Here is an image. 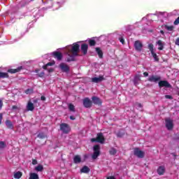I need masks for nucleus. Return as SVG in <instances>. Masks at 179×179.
<instances>
[{"label":"nucleus","mask_w":179,"mask_h":179,"mask_svg":"<svg viewBox=\"0 0 179 179\" xmlns=\"http://www.w3.org/2000/svg\"><path fill=\"white\" fill-rule=\"evenodd\" d=\"M79 45H73L72 48H68V52H66V62H73L76 61V57L79 55Z\"/></svg>","instance_id":"f257e3e1"},{"label":"nucleus","mask_w":179,"mask_h":179,"mask_svg":"<svg viewBox=\"0 0 179 179\" xmlns=\"http://www.w3.org/2000/svg\"><path fill=\"white\" fill-rule=\"evenodd\" d=\"M106 141V138H104V136L103 135V133H99L97 134V136L96 138H92L91 142H98L99 143H104V141Z\"/></svg>","instance_id":"f03ea898"},{"label":"nucleus","mask_w":179,"mask_h":179,"mask_svg":"<svg viewBox=\"0 0 179 179\" xmlns=\"http://www.w3.org/2000/svg\"><path fill=\"white\" fill-rule=\"evenodd\" d=\"M100 156V145H96L94 146V153L92 156L93 160H96Z\"/></svg>","instance_id":"7ed1b4c3"},{"label":"nucleus","mask_w":179,"mask_h":179,"mask_svg":"<svg viewBox=\"0 0 179 179\" xmlns=\"http://www.w3.org/2000/svg\"><path fill=\"white\" fill-rule=\"evenodd\" d=\"M134 155L138 157V159H143L145 157V152L141 150L139 148H134Z\"/></svg>","instance_id":"20e7f679"},{"label":"nucleus","mask_w":179,"mask_h":179,"mask_svg":"<svg viewBox=\"0 0 179 179\" xmlns=\"http://www.w3.org/2000/svg\"><path fill=\"white\" fill-rule=\"evenodd\" d=\"M60 130L63 134H69L71 132V127L66 123H62L60 124Z\"/></svg>","instance_id":"39448f33"},{"label":"nucleus","mask_w":179,"mask_h":179,"mask_svg":"<svg viewBox=\"0 0 179 179\" xmlns=\"http://www.w3.org/2000/svg\"><path fill=\"white\" fill-rule=\"evenodd\" d=\"M101 42V37H94L92 39L88 40L89 45H95L96 44H100Z\"/></svg>","instance_id":"423d86ee"},{"label":"nucleus","mask_w":179,"mask_h":179,"mask_svg":"<svg viewBox=\"0 0 179 179\" xmlns=\"http://www.w3.org/2000/svg\"><path fill=\"white\" fill-rule=\"evenodd\" d=\"M148 49L150 50L155 61H156L157 62H159V57H157V55L156 54V50H155L153 48V45H149Z\"/></svg>","instance_id":"0eeeda50"},{"label":"nucleus","mask_w":179,"mask_h":179,"mask_svg":"<svg viewBox=\"0 0 179 179\" xmlns=\"http://www.w3.org/2000/svg\"><path fill=\"white\" fill-rule=\"evenodd\" d=\"M162 80V77L160 76H150L148 78L149 82H153L154 83H157V82Z\"/></svg>","instance_id":"6e6552de"},{"label":"nucleus","mask_w":179,"mask_h":179,"mask_svg":"<svg viewBox=\"0 0 179 179\" xmlns=\"http://www.w3.org/2000/svg\"><path fill=\"white\" fill-rule=\"evenodd\" d=\"M166 122V127L167 128V129L169 131H171V129H173V128H174V124H173V120H171V119H166L165 120Z\"/></svg>","instance_id":"1a4fd4ad"},{"label":"nucleus","mask_w":179,"mask_h":179,"mask_svg":"<svg viewBox=\"0 0 179 179\" xmlns=\"http://www.w3.org/2000/svg\"><path fill=\"white\" fill-rule=\"evenodd\" d=\"M158 85L159 87H167L169 89L171 88V84H169L167 80H160L158 83Z\"/></svg>","instance_id":"9d476101"},{"label":"nucleus","mask_w":179,"mask_h":179,"mask_svg":"<svg viewBox=\"0 0 179 179\" xmlns=\"http://www.w3.org/2000/svg\"><path fill=\"white\" fill-rule=\"evenodd\" d=\"M59 66L62 72H65L66 73L69 72V66H68V64L65 63H61Z\"/></svg>","instance_id":"9b49d317"},{"label":"nucleus","mask_w":179,"mask_h":179,"mask_svg":"<svg viewBox=\"0 0 179 179\" xmlns=\"http://www.w3.org/2000/svg\"><path fill=\"white\" fill-rule=\"evenodd\" d=\"M83 103L85 108H90L92 107V101L89 98L84 99Z\"/></svg>","instance_id":"f8f14e48"},{"label":"nucleus","mask_w":179,"mask_h":179,"mask_svg":"<svg viewBox=\"0 0 179 179\" xmlns=\"http://www.w3.org/2000/svg\"><path fill=\"white\" fill-rule=\"evenodd\" d=\"M55 64V62H48L45 65L43 66V69H45L49 72V73H51V72H54V69H49L48 66H52Z\"/></svg>","instance_id":"ddd939ff"},{"label":"nucleus","mask_w":179,"mask_h":179,"mask_svg":"<svg viewBox=\"0 0 179 179\" xmlns=\"http://www.w3.org/2000/svg\"><path fill=\"white\" fill-rule=\"evenodd\" d=\"M104 80V76H99V77H94L92 78V82L93 83H100V82H103Z\"/></svg>","instance_id":"4468645a"},{"label":"nucleus","mask_w":179,"mask_h":179,"mask_svg":"<svg viewBox=\"0 0 179 179\" xmlns=\"http://www.w3.org/2000/svg\"><path fill=\"white\" fill-rule=\"evenodd\" d=\"M52 55L55 58L57 59V61H61L62 59V53L55 51L52 52Z\"/></svg>","instance_id":"2eb2a0df"},{"label":"nucleus","mask_w":179,"mask_h":179,"mask_svg":"<svg viewBox=\"0 0 179 179\" xmlns=\"http://www.w3.org/2000/svg\"><path fill=\"white\" fill-rule=\"evenodd\" d=\"M33 0H22L20 2V8H24V6H27Z\"/></svg>","instance_id":"dca6fc26"},{"label":"nucleus","mask_w":179,"mask_h":179,"mask_svg":"<svg viewBox=\"0 0 179 179\" xmlns=\"http://www.w3.org/2000/svg\"><path fill=\"white\" fill-rule=\"evenodd\" d=\"M92 101H93L94 104H97L98 106H101V104L103 103L101 101V99L97 96H93Z\"/></svg>","instance_id":"f3484780"},{"label":"nucleus","mask_w":179,"mask_h":179,"mask_svg":"<svg viewBox=\"0 0 179 179\" xmlns=\"http://www.w3.org/2000/svg\"><path fill=\"white\" fill-rule=\"evenodd\" d=\"M27 110L28 111H33V110H34V104L31 101H29L27 105Z\"/></svg>","instance_id":"a211bd4d"},{"label":"nucleus","mask_w":179,"mask_h":179,"mask_svg":"<svg viewBox=\"0 0 179 179\" xmlns=\"http://www.w3.org/2000/svg\"><path fill=\"white\" fill-rule=\"evenodd\" d=\"M166 171V168L164 166H159L157 169V173L159 176H163Z\"/></svg>","instance_id":"6ab92c4d"},{"label":"nucleus","mask_w":179,"mask_h":179,"mask_svg":"<svg viewBox=\"0 0 179 179\" xmlns=\"http://www.w3.org/2000/svg\"><path fill=\"white\" fill-rule=\"evenodd\" d=\"M95 51L96 54L99 55V57L101 59H103V50L100 48H96Z\"/></svg>","instance_id":"aec40b11"},{"label":"nucleus","mask_w":179,"mask_h":179,"mask_svg":"<svg viewBox=\"0 0 179 179\" xmlns=\"http://www.w3.org/2000/svg\"><path fill=\"white\" fill-rule=\"evenodd\" d=\"M21 69H22V67H18L15 69H10L8 70V72H9V73H16L19 72Z\"/></svg>","instance_id":"412c9836"},{"label":"nucleus","mask_w":179,"mask_h":179,"mask_svg":"<svg viewBox=\"0 0 179 179\" xmlns=\"http://www.w3.org/2000/svg\"><path fill=\"white\" fill-rule=\"evenodd\" d=\"M6 125L9 129H13V124L12 123V122H10V120H6Z\"/></svg>","instance_id":"4be33fe9"},{"label":"nucleus","mask_w":179,"mask_h":179,"mask_svg":"<svg viewBox=\"0 0 179 179\" xmlns=\"http://www.w3.org/2000/svg\"><path fill=\"white\" fill-rule=\"evenodd\" d=\"M82 159L80 158V155H76L73 158V162L74 163H76V164H78V163H80Z\"/></svg>","instance_id":"5701e85b"},{"label":"nucleus","mask_w":179,"mask_h":179,"mask_svg":"<svg viewBox=\"0 0 179 179\" xmlns=\"http://www.w3.org/2000/svg\"><path fill=\"white\" fill-rule=\"evenodd\" d=\"M81 173H87L89 171H90V169L87 167V166H85L83 167V169L80 170Z\"/></svg>","instance_id":"b1692460"},{"label":"nucleus","mask_w":179,"mask_h":179,"mask_svg":"<svg viewBox=\"0 0 179 179\" xmlns=\"http://www.w3.org/2000/svg\"><path fill=\"white\" fill-rule=\"evenodd\" d=\"M141 81V78L139 76H136L134 79V83L135 86H137V85H139V82Z\"/></svg>","instance_id":"393cba45"},{"label":"nucleus","mask_w":179,"mask_h":179,"mask_svg":"<svg viewBox=\"0 0 179 179\" xmlns=\"http://www.w3.org/2000/svg\"><path fill=\"white\" fill-rule=\"evenodd\" d=\"M38 175L36 173H32L30 174L29 179H38Z\"/></svg>","instance_id":"a878e982"},{"label":"nucleus","mask_w":179,"mask_h":179,"mask_svg":"<svg viewBox=\"0 0 179 179\" xmlns=\"http://www.w3.org/2000/svg\"><path fill=\"white\" fill-rule=\"evenodd\" d=\"M81 50L84 55L87 54V45H82Z\"/></svg>","instance_id":"bb28decb"},{"label":"nucleus","mask_w":179,"mask_h":179,"mask_svg":"<svg viewBox=\"0 0 179 179\" xmlns=\"http://www.w3.org/2000/svg\"><path fill=\"white\" fill-rule=\"evenodd\" d=\"M5 78H9V75H8V73H3L0 71V79H3Z\"/></svg>","instance_id":"cd10ccee"},{"label":"nucleus","mask_w":179,"mask_h":179,"mask_svg":"<svg viewBox=\"0 0 179 179\" xmlns=\"http://www.w3.org/2000/svg\"><path fill=\"white\" fill-rule=\"evenodd\" d=\"M110 155L114 156V155H117V150L114 148H111L109 150Z\"/></svg>","instance_id":"c85d7f7f"},{"label":"nucleus","mask_w":179,"mask_h":179,"mask_svg":"<svg viewBox=\"0 0 179 179\" xmlns=\"http://www.w3.org/2000/svg\"><path fill=\"white\" fill-rule=\"evenodd\" d=\"M36 171H42L43 170H44V167H43V165H38L36 168H35Z\"/></svg>","instance_id":"c756f323"},{"label":"nucleus","mask_w":179,"mask_h":179,"mask_svg":"<svg viewBox=\"0 0 179 179\" xmlns=\"http://www.w3.org/2000/svg\"><path fill=\"white\" fill-rule=\"evenodd\" d=\"M20 177H22V172L18 171L14 174V178L19 179Z\"/></svg>","instance_id":"7c9ffc66"},{"label":"nucleus","mask_w":179,"mask_h":179,"mask_svg":"<svg viewBox=\"0 0 179 179\" xmlns=\"http://www.w3.org/2000/svg\"><path fill=\"white\" fill-rule=\"evenodd\" d=\"M38 138H40V139H44V138H47V136H45L44 133H39L38 134Z\"/></svg>","instance_id":"2f4dec72"},{"label":"nucleus","mask_w":179,"mask_h":179,"mask_svg":"<svg viewBox=\"0 0 179 179\" xmlns=\"http://www.w3.org/2000/svg\"><path fill=\"white\" fill-rule=\"evenodd\" d=\"M69 110H70V111L75 112V106H73V104H72V103H70L69 105Z\"/></svg>","instance_id":"473e14b6"},{"label":"nucleus","mask_w":179,"mask_h":179,"mask_svg":"<svg viewBox=\"0 0 179 179\" xmlns=\"http://www.w3.org/2000/svg\"><path fill=\"white\" fill-rule=\"evenodd\" d=\"M134 48L136 51H142V45H135Z\"/></svg>","instance_id":"72a5a7b5"},{"label":"nucleus","mask_w":179,"mask_h":179,"mask_svg":"<svg viewBox=\"0 0 179 179\" xmlns=\"http://www.w3.org/2000/svg\"><path fill=\"white\" fill-rule=\"evenodd\" d=\"M25 93H26V94H31V93H33V90L28 89L27 90H25Z\"/></svg>","instance_id":"f704fd0d"},{"label":"nucleus","mask_w":179,"mask_h":179,"mask_svg":"<svg viewBox=\"0 0 179 179\" xmlns=\"http://www.w3.org/2000/svg\"><path fill=\"white\" fill-rule=\"evenodd\" d=\"M134 45H143L142 42L141 41H136L134 42Z\"/></svg>","instance_id":"c9c22d12"},{"label":"nucleus","mask_w":179,"mask_h":179,"mask_svg":"<svg viewBox=\"0 0 179 179\" xmlns=\"http://www.w3.org/2000/svg\"><path fill=\"white\" fill-rule=\"evenodd\" d=\"M5 148V143L3 141H0V148L3 149Z\"/></svg>","instance_id":"e433bc0d"},{"label":"nucleus","mask_w":179,"mask_h":179,"mask_svg":"<svg viewBox=\"0 0 179 179\" xmlns=\"http://www.w3.org/2000/svg\"><path fill=\"white\" fill-rule=\"evenodd\" d=\"M173 24H175V26L179 24V17H178L177 19L174 21Z\"/></svg>","instance_id":"4c0bfd02"},{"label":"nucleus","mask_w":179,"mask_h":179,"mask_svg":"<svg viewBox=\"0 0 179 179\" xmlns=\"http://www.w3.org/2000/svg\"><path fill=\"white\" fill-rule=\"evenodd\" d=\"M167 30H169V31H173V30L174 29V27L173 26H169L166 27Z\"/></svg>","instance_id":"58836bf2"},{"label":"nucleus","mask_w":179,"mask_h":179,"mask_svg":"<svg viewBox=\"0 0 179 179\" xmlns=\"http://www.w3.org/2000/svg\"><path fill=\"white\" fill-rule=\"evenodd\" d=\"M119 41H120V43H122V44H124V43H125V40L122 37L119 38Z\"/></svg>","instance_id":"ea45409f"},{"label":"nucleus","mask_w":179,"mask_h":179,"mask_svg":"<svg viewBox=\"0 0 179 179\" xmlns=\"http://www.w3.org/2000/svg\"><path fill=\"white\" fill-rule=\"evenodd\" d=\"M156 44H157V45H163V42L162 41V40H159L156 42Z\"/></svg>","instance_id":"a19ab883"},{"label":"nucleus","mask_w":179,"mask_h":179,"mask_svg":"<svg viewBox=\"0 0 179 179\" xmlns=\"http://www.w3.org/2000/svg\"><path fill=\"white\" fill-rule=\"evenodd\" d=\"M165 99H169V100H173V96L171 95H165Z\"/></svg>","instance_id":"79ce46f5"},{"label":"nucleus","mask_w":179,"mask_h":179,"mask_svg":"<svg viewBox=\"0 0 179 179\" xmlns=\"http://www.w3.org/2000/svg\"><path fill=\"white\" fill-rule=\"evenodd\" d=\"M2 107H3V101H2V99H0V110H2Z\"/></svg>","instance_id":"37998d69"},{"label":"nucleus","mask_w":179,"mask_h":179,"mask_svg":"<svg viewBox=\"0 0 179 179\" xmlns=\"http://www.w3.org/2000/svg\"><path fill=\"white\" fill-rule=\"evenodd\" d=\"M3 115L2 113H0V124H2V118Z\"/></svg>","instance_id":"c03bdc74"},{"label":"nucleus","mask_w":179,"mask_h":179,"mask_svg":"<svg viewBox=\"0 0 179 179\" xmlns=\"http://www.w3.org/2000/svg\"><path fill=\"white\" fill-rule=\"evenodd\" d=\"M80 43H82V42L81 41L76 42V43H73L72 45H79V44H80Z\"/></svg>","instance_id":"a18cd8bd"},{"label":"nucleus","mask_w":179,"mask_h":179,"mask_svg":"<svg viewBox=\"0 0 179 179\" xmlns=\"http://www.w3.org/2000/svg\"><path fill=\"white\" fill-rule=\"evenodd\" d=\"M136 106H137L138 108H142V104H141V103H136Z\"/></svg>","instance_id":"49530a36"},{"label":"nucleus","mask_w":179,"mask_h":179,"mask_svg":"<svg viewBox=\"0 0 179 179\" xmlns=\"http://www.w3.org/2000/svg\"><path fill=\"white\" fill-rule=\"evenodd\" d=\"M32 164H34V165L37 164V160L33 159V160H32Z\"/></svg>","instance_id":"de8ad7c7"},{"label":"nucleus","mask_w":179,"mask_h":179,"mask_svg":"<svg viewBox=\"0 0 179 179\" xmlns=\"http://www.w3.org/2000/svg\"><path fill=\"white\" fill-rule=\"evenodd\" d=\"M176 45H179V38H178L176 41Z\"/></svg>","instance_id":"09e8293b"},{"label":"nucleus","mask_w":179,"mask_h":179,"mask_svg":"<svg viewBox=\"0 0 179 179\" xmlns=\"http://www.w3.org/2000/svg\"><path fill=\"white\" fill-rule=\"evenodd\" d=\"M41 100H42V101H45V96H42L41 97Z\"/></svg>","instance_id":"8fccbe9b"},{"label":"nucleus","mask_w":179,"mask_h":179,"mask_svg":"<svg viewBox=\"0 0 179 179\" xmlns=\"http://www.w3.org/2000/svg\"><path fill=\"white\" fill-rule=\"evenodd\" d=\"M117 136L118 138H122V134H121V133H117Z\"/></svg>","instance_id":"3c124183"},{"label":"nucleus","mask_w":179,"mask_h":179,"mask_svg":"<svg viewBox=\"0 0 179 179\" xmlns=\"http://www.w3.org/2000/svg\"><path fill=\"white\" fill-rule=\"evenodd\" d=\"M143 76H145V77L149 76V73L148 72H144Z\"/></svg>","instance_id":"603ef678"},{"label":"nucleus","mask_w":179,"mask_h":179,"mask_svg":"<svg viewBox=\"0 0 179 179\" xmlns=\"http://www.w3.org/2000/svg\"><path fill=\"white\" fill-rule=\"evenodd\" d=\"M12 110H17V106H13L12 107Z\"/></svg>","instance_id":"864d4df0"},{"label":"nucleus","mask_w":179,"mask_h":179,"mask_svg":"<svg viewBox=\"0 0 179 179\" xmlns=\"http://www.w3.org/2000/svg\"><path fill=\"white\" fill-rule=\"evenodd\" d=\"M40 78H43L44 76V72H42L39 74Z\"/></svg>","instance_id":"5fc2aeb1"},{"label":"nucleus","mask_w":179,"mask_h":179,"mask_svg":"<svg viewBox=\"0 0 179 179\" xmlns=\"http://www.w3.org/2000/svg\"><path fill=\"white\" fill-rule=\"evenodd\" d=\"M70 120H75L76 118L74 116H70Z\"/></svg>","instance_id":"6e6d98bb"},{"label":"nucleus","mask_w":179,"mask_h":179,"mask_svg":"<svg viewBox=\"0 0 179 179\" xmlns=\"http://www.w3.org/2000/svg\"><path fill=\"white\" fill-rule=\"evenodd\" d=\"M158 50H163V45L160 46V47L158 48Z\"/></svg>","instance_id":"4d7b16f0"},{"label":"nucleus","mask_w":179,"mask_h":179,"mask_svg":"<svg viewBox=\"0 0 179 179\" xmlns=\"http://www.w3.org/2000/svg\"><path fill=\"white\" fill-rule=\"evenodd\" d=\"M81 45H87V44H86V43H81Z\"/></svg>","instance_id":"13d9d810"},{"label":"nucleus","mask_w":179,"mask_h":179,"mask_svg":"<svg viewBox=\"0 0 179 179\" xmlns=\"http://www.w3.org/2000/svg\"><path fill=\"white\" fill-rule=\"evenodd\" d=\"M34 103H37V99L34 100Z\"/></svg>","instance_id":"bf43d9fd"},{"label":"nucleus","mask_w":179,"mask_h":179,"mask_svg":"<svg viewBox=\"0 0 179 179\" xmlns=\"http://www.w3.org/2000/svg\"><path fill=\"white\" fill-rule=\"evenodd\" d=\"M161 33H162V34H163V33H164V32H163V31H161Z\"/></svg>","instance_id":"052dcab7"},{"label":"nucleus","mask_w":179,"mask_h":179,"mask_svg":"<svg viewBox=\"0 0 179 179\" xmlns=\"http://www.w3.org/2000/svg\"><path fill=\"white\" fill-rule=\"evenodd\" d=\"M149 45H153L152 44H149Z\"/></svg>","instance_id":"680f3d73"}]
</instances>
